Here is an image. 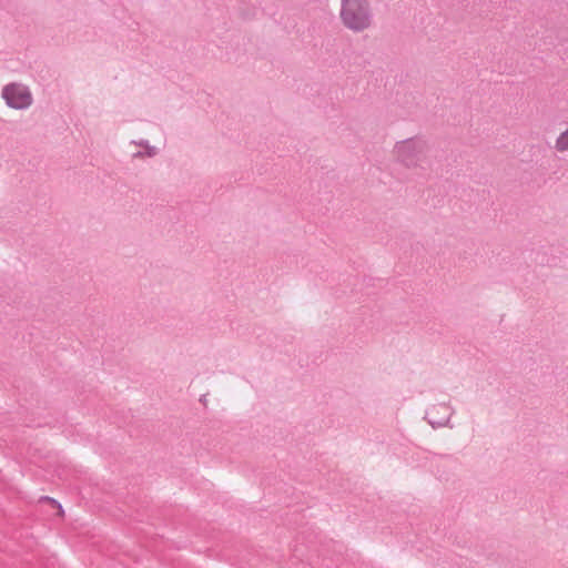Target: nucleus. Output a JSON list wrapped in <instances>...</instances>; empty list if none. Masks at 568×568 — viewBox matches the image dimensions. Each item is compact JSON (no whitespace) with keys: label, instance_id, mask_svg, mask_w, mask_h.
Listing matches in <instances>:
<instances>
[{"label":"nucleus","instance_id":"nucleus-1","mask_svg":"<svg viewBox=\"0 0 568 568\" xmlns=\"http://www.w3.org/2000/svg\"><path fill=\"white\" fill-rule=\"evenodd\" d=\"M2 98L10 108L26 109L32 103V95L27 87L11 83L2 89Z\"/></svg>","mask_w":568,"mask_h":568},{"label":"nucleus","instance_id":"nucleus-2","mask_svg":"<svg viewBox=\"0 0 568 568\" xmlns=\"http://www.w3.org/2000/svg\"><path fill=\"white\" fill-rule=\"evenodd\" d=\"M397 158L407 165L414 164L422 152L420 145L415 141H403L395 146Z\"/></svg>","mask_w":568,"mask_h":568},{"label":"nucleus","instance_id":"nucleus-5","mask_svg":"<svg viewBox=\"0 0 568 568\" xmlns=\"http://www.w3.org/2000/svg\"><path fill=\"white\" fill-rule=\"evenodd\" d=\"M554 149L557 153L560 154L568 152V126L555 139Z\"/></svg>","mask_w":568,"mask_h":568},{"label":"nucleus","instance_id":"nucleus-4","mask_svg":"<svg viewBox=\"0 0 568 568\" xmlns=\"http://www.w3.org/2000/svg\"><path fill=\"white\" fill-rule=\"evenodd\" d=\"M369 22H371V13L368 10V6L366 3L357 4V30L368 27Z\"/></svg>","mask_w":568,"mask_h":568},{"label":"nucleus","instance_id":"nucleus-3","mask_svg":"<svg viewBox=\"0 0 568 568\" xmlns=\"http://www.w3.org/2000/svg\"><path fill=\"white\" fill-rule=\"evenodd\" d=\"M341 18L347 28H355V0L342 1Z\"/></svg>","mask_w":568,"mask_h":568}]
</instances>
